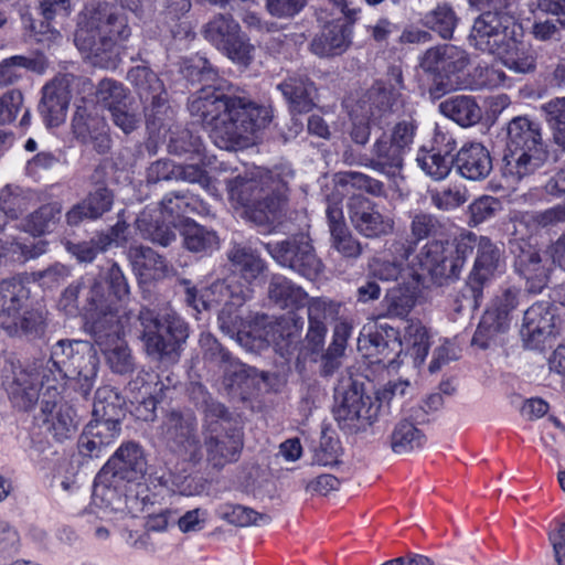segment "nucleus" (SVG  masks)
Segmentation results:
<instances>
[{
  "label": "nucleus",
  "mask_w": 565,
  "mask_h": 565,
  "mask_svg": "<svg viewBox=\"0 0 565 565\" xmlns=\"http://www.w3.org/2000/svg\"><path fill=\"white\" fill-rule=\"evenodd\" d=\"M192 67L198 70L199 81L205 83L189 102L193 119L210 128V137L220 149L247 147L252 136L270 122V110L245 97L230 95L222 85H211L216 73L205 58L200 57Z\"/></svg>",
  "instance_id": "f257e3e1"
},
{
  "label": "nucleus",
  "mask_w": 565,
  "mask_h": 565,
  "mask_svg": "<svg viewBox=\"0 0 565 565\" xmlns=\"http://www.w3.org/2000/svg\"><path fill=\"white\" fill-rule=\"evenodd\" d=\"M98 365L97 352L89 342L60 340L49 359L26 362L14 372L8 393L12 403L24 411L39 399L40 390L54 397L66 380L75 381L82 393L87 394L94 386Z\"/></svg>",
  "instance_id": "f03ea898"
},
{
  "label": "nucleus",
  "mask_w": 565,
  "mask_h": 565,
  "mask_svg": "<svg viewBox=\"0 0 565 565\" xmlns=\"http://www.w3.org/2000/svg\"><path fill=\"white\" fill-rule=\"evenodd\" d=\"M249 289L241 285L236 277L214 281L202 294V308L224 305L218 322L221 330L230 337H236L241 345L248 349H260L264 345L279 344L297 331L294 317L271 320L267 316H255L252 320L235 315L232 308L242 306L248 298Z\"/></svg>",
  "instance_id": "7ed1b4c3"
},
{
  "label": "nucleus",
  "mask_w": 565,
  "mask_h": 565,
  "mask_svg": "<svg viewBox=\"0 0 565 565\" xmlns=\"http://www.w3.org/2000/svg\"><path fill=\"white\" fill-rule=\"evenodd\" d=\"M294 171L288 167L257 170L226 181L232 202L243 206L245 216L258 226L280 223L289 203V182Z\"/></svg>",
  "instance_id": "20e7f679"
},
{
  "label": "nucleus",
  "mask_w": 565,
  "mask_h": 565,
  "mask_svg": "<svg viewBox=\"0 0 565 565\" xmlns=\"http://www.w3.org/2000/svg\"><path fill=\"white\" fill-rule=\"evenodd\" d=\"M129 36L127 18L119 9L92 1L79 13L74 43L86 57H98Z\"/></svg>",
  "instance_id": "39448f33"
},
{
  "label": "nucleus",
  "mask_w": 565,
  "mask_h": 565,
  "mask_svg": "<svg viewBox=\"0 0 565 565\" xmlns=\"http://www.w3.org/2000/svg\"><path fill=\"white\" fill-rule=\"evenodd\" d=\"M548 158L542 138L541 125L525 116L511 119L507 126V141L502 154V174L519 182L534 173Z\"/></svg>",
  "instance_id": "423d86ee"
},
{
  "label": "nucleus",
  "mask_w": 565,
  "mask_h": 565,
  "mask_svg": "<svg viewBox=\"0 0 565 565\" xmlns=\"http://www.w3.org/2000/svg\"><path fill=\"white\" fill-rule=\"evenodd\" d=\"M140 340L146 354L153 361L174 363L189 337L188 326L174 311L161 316L148 308L139 311Z\"/></svg>",
  "instance_id": "0eeeda50"
},
{
  "label": "nucleus",
  "mask_w": 565,
  "mask_h": 565,
  "mask_svg": "<svg viewBox=\"0 0 565 565\" xmlns=\"http://www.w3.org/2000/svg\"><path fill=\"white\" fill-rule=\"evenodd\" d=\"M28 290L17 278L0 281V327L14 337L38 335L44 323L40 310L28 307Z\"/></svg>",
  "instance_id": "6e6552de"
},
{
  "label": "nucleus",
  "mask_w": 565,
  "mask_h": 565,
  "mask_svg": "<svg viewBox=\"0 0 565 565\" xmlns=\"http://www.w3.org/2000/svg\"><path fill=\"white\" fill-rule=\"evenodd\" d=\"M93 83L88 77L71 73L58 74L42 88V98L39 110L45 124L56 127L66 119L72 95L90 94Z\"/></svg>",
  "instance_id": "1a4fd4ad"
},
{
  "label": "nucleus",
  "mask_w": 565,
  "mask_h": 565,
  "mask_svg": "<svg viewBox=\"0 0 565 565\" xmlns=\"http://www.w3.org/2000/svg\"><path fill=\"white\" fill-rule=\"evenodd\" d=\"M334 417L350 431L364 430L377 418L380 404L365 394L362 385L349 382L335 391Z\"/></svg>",
  "instance_id": "9d476101"
},
{
  "label": "nucleus",
  "mask_w": 565,
  "mask_h": 565,
  "mask_svg": "<svg viewBox=\"0 0 565 565\" xmlns=\"http://www.w3.org/2000/svg\"><path fill=\"white\" fill-rule=\"evenodd\" d=\"M127 77L145 104L148 128L152 131L160 130L171 119L172 114L161 79L146 66L130 70Z\"/></svg>",
  "instance_id": "9b49d317"
},
{
  "label": "nucleus",
  "mask_w": 565,
  "mask_h": 565,
  "mask_svg": "<svg viewBox=\"0 0 565 565\" xmlns=\"http://www.w3.org/2000/svg\"><path fill=\"white\" fill-rule=\"evenodd\" d=\"M265 248L278 264L308 279H315L322 270V263L305 235L267 243Z\"/></svg>",
  "instance_id": "f8f14e48"
},
{
  "label": "nucleus",
  "mask_w": 565,
  "mask_h": 565,
  "mask_svg": "<svg viewBox=\"0 0 565 565\" xmlns=\"http://www.w3.org/2000/svg\"><path fill=\"white\" fill-rule=\"evenodd\" d=\"M503 268L500 248L488 237L480 236L473 268L469 275L465 297L470 298V307L477 309L483 298V289Z\"/></svg>",
  "instance_id": "ddd939ff"
},
{
  "label": "nucleus",
  "mask_w": 565,
  "mask_h": 565,
  "mask_svg": "<svg viewBox=\"0 0 565 565\" xmlns=\"http://www.w3.org/2000/svg\"><path fill=\"white\" fill-rule=\"evenodd\" d=\"M196 419L191 414L171 412L166 416L161 434L166 441L186 460L199 463L203 459Z\"/></svg>",
  "instance_id": "4468645a"
},
{
  "label": "nucleus",
  "mask_w": 565,
  "mask_h": 565,
  "mask_svg": "<svg viewBox=\"0 0 565 565\" xmlns=\"http://www.w3.org/2000/svg\"><path fill=\"white\" fill-rule=\"evenodd\" d=\"M107 322L108 326H105L104 321L98 319L90 326L94 339L104 352L111 371L118 374H128L135 369L131 351L119 337L121 331L119 321L111 315Z\"/></svg>",
  "instance_id": "2eb2a0df"
},
{
  "label": "nucleus",
  "mask_w": 565,
  "mask_h": 565,
  "mask_svg": "<svg viewBox=\"0 0 565 565\" xmlns=\"http://www.w3.org/2000/svg\"><path fill=\"white\" fill-rule=\"evenodd\" d=\"M348 211L354 230L366 238L387 236L395 230L394 217L382 213L374 202L364 196H352L348 203Z\"/></svg>",
  "instance_id": "dca6fc26"
},
{
  "label": "nucleus",
  "mask_w": 565,
  "mask_h": 565,
  "mask_svg": "<svg viewBox=\"0 0 565 565\" xmlns=\"http://www.w3.org/2000/svg\"><path fill=\"white\" fill-rule=\"evenodd\" d=\"M147 461L142 448L134 443L122 444L100 470L98 478L103 481H126L136 483L143 479Z\"/></svg>",
  "instance_id": "f3484780"
},
{
  "label": "nucleus",
  "mask_w": 565,
  "mask_h": 565,
  "mask_svg": "<svg viewBox=\"0 0 565 565\" xmlns=\"http://www.w3.org/2000/svg\"><path fill=\"white\" fill-rule=\"evenodd\" d=\"M204 447L207 465L221 470L238 460L243 449V437L235 428L213 424L204 430Z\"/></svg>",
  "instance_id": "a211bd4d"
},
{
  "label": "nucleus",
  "mask_w": 565,
  "mask_h": 565,
  "mask_svg": "<svg viewBox=\"0 0 565 565\" xmlns=\"http://www.w3.org/2000/svg\"><path fill=\"white\" fill-rule=\"evenodd\" d=\"M448 256L446 242L431 241L425 244L412 260L414 277L418 281L430 278L436 282L454 278Z\"/></svg>",
  "instance_id": "6ab92c4d"
},
{
  "label": "nucleus",
  "mask_w": 565,
  "mask_h": 565,
  "mask_svg": "<svg viewBox=\"0 0 565 565\" xmlns=\"http://www.w3.org/2000/svg\"><path fill=\"white\" fill-rule=\"evenodd\" d=\"M72 130L77 140L90 145L98 153L110 149L111 140L105 119L90 109L86 103L77 105L72 119Z\"/></svg>",
  "instance_id": "aec40b11"
},
{
  "label": "nucleus",
  "mask_w": 565,
  "mask_h": 565,
  "mask_svg": "<svg viewBox=\"0 0 565 565\" xmlns=\"http://www.w3.org/2000/svg\"><path fill=\"white\" fill-rule=\"evenodd\" d=\"M511 36L503 17L488 11L475 20L469 41L477 50L495 55Z\"/></svg>",
  "instance_id": "412c9836"
},
{
  "label": "nucleus",
  "mask_w": 565,
  "mask_h": 565,
  "mask_svg": "<svg viewBox=\"0 0 565 565\" xmlns=\"http://www.w3.org/2000/svg\"><path fill=\"white\" fill-rule=\"evenodd\" d=\"M358 348L364 355L375 358V362L391 365L402 352V341L393 328L372 330L364 328L358 339Z\"/></svg>",
  "instance_id": "4be33fe9"
},
{
  "label": "nucleus",
  "mask_w": 565,
  "mask_h": 565,
  "mask_svg": "<svg viewBox=\"0 0 565 565\" xmlns=\"http://www.w3.org/2000/svg\"><path fill=\"white\" fill-rule=\"evenodd\" d=\"M555 327V315L548 302L532 305L523 317L521 337L530 348H535L543 339L551 335Z\"/></svg>",
  "instance_id": "5701e85b"
},
{
  "label": "nucleus",
  "mask_w": 565,
  "mask_h": 565,
  "mask_svg": "<svg viewBox=\"0 0 565 565\" xmlns=\"http://www.w3.org/2000/svg\"><path fill=\"white\" fill-rule=\"evenodd\" d=\"M515 253V269L526 280L530 292L539 294L547 285L550 269L542 262L539 250L530 244H519Z\"/></svg>",
  "instance_id": "b1692460"
},
{
  "label": "nucleus",
  "mask_w": 565,
  "mask_h": 565,
  "mask_svg": "<svg viewBox=\"0 0 565 565\" xmlns=\"http://www.w3.org/2000/svg\"><path fill=\"white\" fill-rule=\"evenodd\" d=\"M372 104L367 109H364L366 102L363 100L359 109L352 110L351 117L353 127L351 130V138L355 143L365 145L370 138V127L367 120H381L386 117L387 113L394 111L393 107L396 103L390 105V96L386 93H375L372 97Z\"/></svg>",
  "instance_id": "393cba45"
},
{
  "label": "nucleus",
  "mask_w": 565,
  "mask_h": 565,
  "mask_svg": "<svg viewBox=\"0 0 565 565\" xmlns=\"http://www.w3.org/2000/svg\"><path fill=\"white\" fill-rule=\"evenodd\" d=\"M455 167L462 178L480 181L492 171V159L482 143L471 142L458 151L455 157Z\"/></svg>",
  "instance_id": "a878e982"
},
{
  "label": "nucleus",
  "mask_w": 565,
  "mask_h": 565,
  "mask_svg": "<svg viewBox=\"0 0 565 565\" xmlns=\"http://www.w3.org/2000/svg\"><path fill=\"white\" fill-rule=\"evenodd\" d=\"M352 44V28L349 24L332 22L313 38L310 50L319 57L339 56Z\"/></svg>",
  "instance_id": "bb28decb"
},
{
  "label": "nucleus",
  "mask_w": 565,
  "mask_h": 565,
  "mask_svg": "<svg viewBox=\"0 0 565 565\" xmlns=\"http://www.w3.org/2000/svg\"><path fill=\"white\" fill-rule=\"evenodd\" d=\"M387 256L373 257L369 263L371 275L381 280H396L402 274L404 262L413 253V247L401 239L392 241L387 248Z\"/></svg>",
  "instance_id": "cd10ccee"
},
{
  "label": "nucleus",
  "mask_w": 565,
  "mask_h": 565,
  "mask_svg": "<svg viewBox=\"0 0 565 565\" xmlns=\"http://www.w3.org/2000/svg\"><path fill=\"white\" fill-rule=\"evenodd\" d=\"M120 423L95 418L86 425L78 446L88 456H97L103 447L114 443L120 435Z\"/></svg>",
  "instance_id": "c85d7f7f"
},
{
  "label": "nucleus",
  "mask_w": 565,
  "mask_h": 565,
  "mask_svg": "<svg viewBox=\"0 0 565 565\" xmlns=\"http://www.w3.org/2000/svg\"><path fill=\"white\" fill-rule=\"evenodd\" d=\"M42 413L45 415L43 423L46 430L57 441L72 438L77 430V419L75 411L67 404H51L45 402L42 405Z\"/></svg>",
  "instance_id": "c756f323"
},
{
  "label": "nucleus",
  "mask_w": 565,
  "mask_h": 565,
  "mask_svg": "<svg viewBox=\"0 0 565 565\" xmlns=\"http://www.w3.org/2000/svg\"><path fill=\"white\" fill-rule=\"evenodd\" d=\"M278 89L297 113H308L315 106L317 88L315 83L305 75L289 76L278 85Z\"/></svg>",
  "instance_id": "7c9ffc66"
},
{
  "label": "nucleus",
  "mask_w": 565,
  "mask_h": 565,
  "mask_svg": "<svg viewBox=\"0 0 565 565\" xmlns=\"http://www.w3.org/2000/svg\"><path fill=\"white\" fill-rule=\"evenodd\" d=\"M62 205L58 202L47 203L28 214L20 223L13 224L15 230L34 237L53 232L61 221Z\"/></svg>",
  "instance_id": "2f4dec72"
},
{
  "label": "nucleus",
  "mask_w": 565,
  "mask_h": 565,
  "mask_svg": "<svg viewBox=\"0 0 565 565\" xmlns=\"http://www.w3.org/2000/svg\"><path fill=\"white\" fill-rule=\"evenodd\" d=\"M405 154L383 136L373 143L367 166L387 177H396L403 169Z\"/></svg>",
  "instance_id": "473e14b6"
},
{
  "label": "nucleus",
  "mask_w": 565,
  "mask_h": 565,
  "mask_svg": "<svg viewBox=\"0 0 565 565\" xmlns=\"http://www.w3.org/2000/svg\"><path fill=\"white\" fill-rule=\"evenodd\" d=\"M81 282L83 289L86 290L87 306L85 310L92 320V324L100 319L104 321L105 326H108L107 320L111 315L118 320L110 295L106 296L103 282L93 276H86Z\"/></svg>",
  "instance_id": "72a5a7b5"
},
{
  "label": "nucleus",
  "mask_w": 565,
  "mask_h": 565,
  "mask_svg": "<svg viewBox=\"0 0 565 565\" xmlns=\"http://www.w3.org/2000/svg\"><path fill=\"white\" fill-rule=\"evenodd\" d=\"M0 237V263L23 264L41 256L45 252V243H28L14 236L10 231L2 233Z\"/></svg>",
  "instance_id": "f704fd0d"
},
{
  "label": "nucleus",
  "mask_w": 565,
  "mask_h": 565,
  "mask_svg": "<svg viewBox=\"0 0 565 565\" xmlns=\"http://www.w3.org/2000/svg\"><path fill=\"white\" fill-rule=\"evenodd\" d=\"M443 115L450 118L461 127H470L480 121L482 113L476 100L466 95L447 98L439 104Z\"/></svg>",
  "instance_id": "c9c22d12"
},
{
  "label": "nucleus",
  "mask_w": 565,
  "mask_h": 565,
  "mask_svg": "<svg viewBox=\"0 0 565 565\" xmlns=\"http://www.w3.org/2000/svg\"><path fill=\"white\" fill-rule=\"evenodd\" d=\"M269 299L281 309L294 310L306 305V291L288 278L275 275L268 286Z\"/></svg>",
  "instance_id": "e433bc0d"
},
{
  "label": "nucleus",
  "mask_w": 565,
  "mask_h": 565,
  "mask_svg": "<svg viewBox=\"0 0 565 565\" xmlns=\"http://www.w3.org/2000/svg\"><path fill=\"white\" fill-rule=\"evenodd\" d=\"M425 443V434L406 418L396 423L390 435V447L396 455H408Z\"/></svg>",
  "instance_id": "4c0bfd02"
},
{
  "label": "nucleus",
  "mask_w": 565,
  "mask_h": 565,
  "mask_svg": "<svg viewBox=\"0 0 565 565\" xmlns=\"http://www.w3.org/2000/svg\"><path fill=\"white\" fill-rule=\"evenodd\" d=\"M495 55L505 67L515 73H529L534 71L536 66V58L531 49L513 36L503 45L502 51Z\"/></svg>",
  "instance_id": "58836bf2"
},
{
  "label": "nucleus",
  "mask_w": 565,
  "mask_h": 565,
  "mask_svg": "<svg viewBox=\"0 0 565 565\" xmlns=\"http://www.w3.org/2000/svg\"><path fill=\"white\" fill-rule=\"evenodd\" d=\"M183 246L191 253L209 254L218 248V237L212 230L186 220L181 228Z\"/></svg>",
  "instance_id": "ea45409f"
},
{
  "label": "nucleus",
  "mask_w": 565,
  "mask_h": 565,
  "mask_svg": "<svg viewBox=\"0 0 565 565\" xmlns=\"http://www.w3.org/2000/svg\"><path fill=\"white\" fill-rule=\"evenodd\" d=\"M510 324L505 320V316H499L488 309L483 313L471 342L480 349H488L509 330Z\"/></svg>",
  "instance_id": "a19ab883"
},
{
  "label": "nucleus",
  "mask_w": 565,
  "mask_h": 565,
  "mask_svg": "<svg viewBox=\"0 0 565 565\" xmlns=\"http://www.w3.org/2000/svg\"><path fill=\"white\" fill-rule=\"evenodd\" d=\"M154 213L153 210H143L136 218V228L141 237L168 246L175 239V235L166 221L160 223L156 218Z\"/></svg>",
  "instance_id": "79ce46f5"
},
{
  "label": "nucleus",
  "mask_w": 565,
  "mask_h": 565,
  "mask_svg": "<svg viewBox=\"0 0 565 565\" xmlns=\"http://www.w3.org/2000/svg\"><path fill=\"white\" fill-rule=\"evenodd\" d=\"M216 513L222 520L236 526H260L269 524L271 521L268 514L258 513L252 508L234 503L220 504Z\"/></svg>",
  "instance_id": "37998d69"
},
{
  "label": "nucleus",
  "mask_w": 565,
  "mask_h": 565,
  "mask_svg": "<svg viewBox=\"0 0 565 565\" xmlns=\"http://www.w3.org/2000/svg\"><path fill=\"white\" fill-rule=\"evenodd\" d=\"M129 258L135 269L147 278H158L167 271L166 260L150 247H130Z\"/></svg>",
  "instance_id": "c03bdc74"
},
{
  "label": "nucleus",
  "mask_w": 565,
  "mask_h": 565,
  "mask_svg": "<svg viewBox=\"0 0 565 565\" xmlns=\"http://www.w3.org/2000/svg\"><path fill=\"white\" fill-rule=\"evenodd\" d=\"M228 259L246 281H253L265 270L262 258L249 247L235 245L228 252Z\"/></svg>",
  "instance_id": "a18cd8bd"
},
{
  "label": "nucleus",
  "mask_w": 565,
  "mask_h": 565,
  "mask_svg": "<svg viewBox=\"0 0 565 565\" xmlns=\"http://www.w3.org/2000/svg\"><path fill=\"white\" fill-rule=\"evenodd\" d=\"M30 205V193L20 186L8 184L0 190V209L10 223L17 222Z\"/></svg>",
  "instance_id": "49530a36"
},
{
  "label": "nucleus",
  "mask_w": 565,
  "mask_h": 565,
  "mask_svg": "<svg viewBox=\"0 0 565 565\" xmlns=\"http://www.w3.org/2000/svg\"><path fill=\"white\" fill-rule=\"evenodd\" d=\"M94 95L95 103L107 108L109 111L117 109L127 103V90L124 85L111 78H104L98 83L96 88L93 87L90 94H85L82 102L86 103L87 96Z\"/></svg>",
  "instance_id": "de8ad7c7"
},
{
  "label": "nucleus",
  "mask_w": 565,
  "mask_h": 565,
  "mask_svg": "<svg viewBox=\"0 0 565 565\" xmlns=\"http://www.w3.org/2000/svg\"><path fill=\"white\" fill-rule=\"evenodd\" d=\"M122 404V398L113 388H98L93 406V417L120 423L125 416Z\"/></svg>",
  "instance_id": "09e8293b"
},
{
  "label": "nucleus",
  "mask_w": 565,
  "mask_h": 565,
  "mask_svg": "<svg viewBox=\"0 0 565 565\" xmlns=\"http://www.w3.org/2000/svg\"><path fill=\"white\" fill-rule=\"evenodd\" d=\"M241 31L239 24L230 15L218 14L204 26V38L217 50L227 45Z\"/></svg>",
  "instance_id": "8fccbe9b"
},
{
  "label": "nucleus",
  "mask_w": 565,
  "mask_h": 565,
  "mask_svg": "<svg viewBox=\"0 0 565 565\" xmlns=\"http://www.w3.org/2000/svg\"><path fill=\"white\" fill-rule=\"evenodd\" d=\"M554 142L565 150V97H555L541 105Z\"/></svg>",
  "instance_id": "3c124183"
},
{
  "label": "nucleus",
  "mask_w": 565,
  "mask_h": 565,
  "mask_svg": "<svg viewBox=\"0 0 565 565\" xmlns=\"http://www.w3.org/2000/svg\"><path fill=\"white\" fill-rule=\"evenodd\" d=\"M418 167L431 179L444 180L455 166V158L439 152L420 149L416 157Z\"/></svg>",
  "instance_id": "603ef678"
},
{
  "label": "nucleus",
  "mask_w": 565,
  "mask_h": 565,
  "mask_svg": "<svg viewBox=\"0 0 565 565\" xmlns=\"http://www.w3.org/2000/svg\"><path fill=\"white\" fill-rule=\"evenodd\" d=\"M405 344L415 363L422 364L430 347L429 335L420 321H411L404 331L402 344Z\"/></svg>",
  "instance_id": "864d4df0"
},
{
  "label": "nucleus",
  "mask_w": 565,
  "mask_h": 565,
  "mask_svg": "<svg viewBox=\"0 0 565 565\" xmlns=\"http://www.w3.org/2000/svg\"><path fill=\"white\" fill-rule=\"evenodd\" d=\"M440 228L441 224L435 215L417 212L411 216L409 235L405 243L414 249L419 242L437 235Z\"/></svg>",
  "instance_id": "5fc2aeb1"
},
{
  "label": "nucleus",
  "mask_w": 565,
  "mask_h": 565,
  "mask_svg": "<svg viewBox=\"0 0 565 565\" xmlns=\"http://www.w3.org/2000/svg\"><path fill=\"white\" fill-rule=\"evenodd\" d=\"M479 237L473 233H465L452 242L447 243L448 257L450 260L449 268L454 271V278L460 274L467 257L477 248Z\"/></svg>",
  "instance_id": "6e6d98bb"
},
{
  "label": "nucleus",
  "mask_w": 565,
  "mask_h": 565,
  "mask_svg": "<svg viewBox=\"0 0 565 565\" xmlns=\"http://www.w3.org/2000/svg\"><path fill=\"white\" fill-rule=\"evenodd\" d=\"M202 140L190 129L180 126L170 128L168 150L170 153L182 156L188 153H200Z\"/></svg>",
  "instance_id": "4d7b16f0"
},
{
  "label": "nucleus",
  "mask_w": 565,
  "mask_h": 565,
  "mask_svg": "<svg viewBox=\"0 0 565 565\" xmlns=\"http://www.w3.org/2000/svg\"><path fill=\"white\" fill-rule=\"evenodd\" d=\"M425 25L443 39L451 38L457 24L455 12L448 6H438L425 15Z\"/></svg>",
  "instance_id": "13d9d810"
},
{
  "label": "nucleus",
  "mask_w": 565,
  "mask_h": 565,
  "mask_svg": "<svg viewBox=\"0 0 565 565\" xmlns=\"http://www.w3.org/2000/svg\"><path fill=\"white\" fill-rule=\"evenodd\" d=\"M194 198L184 193H168L160 203L161 214L168 223H173L177 217L194 211Z\"/></svg>",
  "instance_id": "bf43d9fd"
},
{
  "label": "nucleus",
  "mask_w": 565,
  "mask_h": 565,
  "mask_svg": "<svg viewBox=\"0 0 565 565\" xmlns=\"http://www.w3.org/2000/svg\"><path fill=\"white\" fill-rule=\"evenodd\" d=\"M386 311L391 317H406L415 305L413 294L408 289L394 287L385 296Z\"/></svg>",
  "instance_id": "052dcab7"
},
{
  "label": "nucleus",
  "mask_w": 565,
  "mask_h": 565,
  "mask_svg": "<svg viewBox=\"0 0 565 565\" xmlns=\"http://www.w3.org/2000/svg\"><path fill=\"white\" fill-rule=\"evenodd\" d=\"M338 182L342 185H351L358 190H363L374 196L385 194L384 184L362 172L345 171L338 174Z\"/></svg>",
  "instance_id": "680f3d73"
},
{
  "label": "nucleus",
  "mask_w": 565,
  "mask_h": 565,
  "mask_svg": "<svg viewBox=\"0 0 565 565\" xmlns=\"http://www.w3.org/2000/svg\"><path fill=\"white\" fill-rule=\"evenodd\" d=\"M502 209L501 202L493 196L482 195L469 205L470 222L475 225L492 218Z\"/></svg>",
  "instance_id": "e2e57ef3"
},
{
  "label": "nucleus",
  "mask_w": 565,
  "mask_h": 565,
  "mask_svg": "<svg viewBox=\"0 0 565 565\" xmlns=\"http://www.w3.org/2000/svg\"><path fill=\"white\" fill-rule=\"evenodd\" d=\"M222 51L234 63L247 66L253 58L254 46L248 40L238 31L230 43L223 46Z\"/></svg>",
  "instance_id": "0e129e2a"
},
{
  "label": "nucleus",
  "mask_w": 565,
  "mask_h": 565,
  "mask_svg": "<svg viewBox=\"0 0 565 565\" xmlns=\"http://www.w3.org/2000/svg\"><path fill=\"white\" fill-rule=\"evenodd\" d=\"M417 125L413 118L403 119L392 128L388 140L404 153H407L414 142Z\"/></svg>",
  "instance_id": "69168bd1"
},
{
  "label": "nucleus",
  "mask_w": 565,
  "mask_h": 565,
  "mask_svg": "<svg viewBox=\"0 0 565 565\" xmlns=\"http://www.w3.org/2000/svg\"><path fill=\"white\" fill-rule=\"evenodd\" d=\"M201 347L203 350L204 360L218 367L220 371L224 367V364L230 363L233 359L230 352H227L222 344L211 334L201 337Z\"/></svg>",
  "instance_id": "338daca9"
},
{
  "label": "nucleus",
  "mask_w": 565,
  "mask_h": 565,
  "mask_svg": "<svg viewBox=\"0 0 565 565\" xmlns=\"http://www.w3.org/2000/svg\"><path fill=\"white\" fill-rule=\"evenodd\" d=\"M23 94L11 89L0 96V126L11 124L23 107Z\"/></svg>",
  "instance_id": "774afa93"
}]
</instances>
